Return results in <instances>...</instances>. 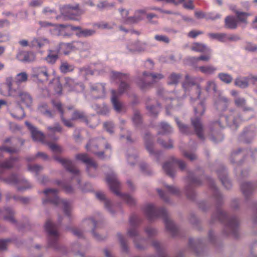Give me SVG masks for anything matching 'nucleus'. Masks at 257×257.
Masks as SVG:
<instances>
[{"mask_svg":"<svg viewBox=\"0 0 257 257\" xmlns=\"http://www.w3.org/2000/svg\"><path fill=\"white\" fill-rule=\"evenodd\" d=\"M194 86H195L197 93V99H195V101L197 105L194 107L195 116L191 118V124L197 137L200 139H203V125L201 121L200 116L204 114L205 110V106L204 102L199 100L201 89L199 85L195 83L194 79L190 77L189 75H186L185 80L182 83V87L184 90L185 91H189Z\"/></svg>","mask_w":257,"mask_h":257,"instance_id":"nucleus-1","label":"nucleus"},{"mask_svg":"<svg viewBox=\"0 0 257 257\" xmlns=\"http://www.w3.org/2000/svg\"><path fill=\"white\" fill-rule=\"evenodd\" d=\"M53 106L56 107L61 114V118L64 125L67 127H71L73 126L71 120L81 119L84 121L89 127L93 128L98 124V118L96 116H93L89 119L87 118L85 114L82 111L75 110L73 112L71 119H66L65 118V112L62 108V104L59 102L52 101Z\"/></svg>","mask_w":257,"mask_h":257,"instance_id":"nucleus-2","label":"nucleus"},{"mask_svg":"<svg viewBox=\"0 0 257 257\" xmlns=\"http://www.w3.org/2000/svg\"><path fill=\"white\" fill-rule=\"evenodd\" d=\"M144 211L150 220L160 217H162L164 219L166 229L174 235L176 233L177 228L174 223L168 218L167 212L164 208L157 209L154 205L149 204L145 206Z\"/></svg>","mask_w":257,"mask_h":257,"instance_id":"nucleus-3","label":"nucleus"},{"mask_svg":"<svg viewBox=\"0 0 257 257\" xmlns=\"http://www.w3.org/2000/svg\"><path fill=\"white\" fill-rule=\"evenodd\" d=\"M58 191L55 189H46L44 193L47 197V199L43 201L44 203L49 202L56 206L62 205L66 215L70 216L71 211V204L65 200L59 199L57 196Z\"/></svg>","mask_w":257,"mask_h":257,"instance_id":"nucleus-4","label":"nucleus"},{"mask_svg":"<svg viewBox=\"0 0 257 257\" xmlns=\"http://www.w3.org/2000/svg\"><path fill=\"white\" fill-rule=\"evenodd\" d=\"M106 181L112 192L116 195L120 196L128 205H133L135 204L136 201L131 196L128 194H121L120 193V183L118 181L117 177L114 173H111L108 174L106 178Z\"/></svg>","mask_w":257,"mask_h":257,"instance_id":"nucleus-5","label":"nucleus"},{"mask_svg":"<svg viewBox=\"0 0 257 257\" xmlns=\"http://www.w3.org/2000/svg\"><path fill=\"white\" fill-rule=\"evenodd\" d=\"M217 216L218 220L224 223L226 229L229 230V233L234 237H237L239 221L235 216L229 217L227 213L221 210H218Z\"/></svg>","mask_w":257,"mask_h":257,"instance_id":"nucleus-6","label":"nucleus"},{"mask_svg":"<svg viewBox=\"0 0 257 257\" xmlns=\"http://www.w3.org/2000/svg\"><path fill=\"white\" fill-rule=\"evenodd\" d=\"M164 78L161 73H149L144 72L142 78L137 81L138 86L141 90L146 91L152 87V85Z\"/></svg>","mask_w":257,"mask_h":257,"instance_id":"nucleus-7","label":"nucleus"},{"mask_svg":"<svg viewBox=\"0 0 257 257\" xmlns=\"http://www.w3.org/2000/svg\"><path fill=\"white\" fill-rule=\"evenodd\" d=\"M6 85L8 87L9 96H18L22 103L28 106L31 105L32 99L30 94L26 91H20L18 89L15 88L13 85L12 77H9L7 79Z\"/></svg>","mask_w":257,"mask_h":257,"instance_id":"nucleus-8","label":"nucleus"},{"mask_svg":"<svg viewBox=\"0 0 257 257\" xmlns=\"http://www.w3.org/2000/svg\"><path fill=\"white\" fill-rule=\"evenodd\" d=\"M33 140H36L39 142L42 143L43 144H47L49 148L54 153H61L62 152L63 150L62 148L54 143H51L48 142L46 141L47 139H52L53 140H57V138L52 136V135L49 134L47 137H46L41 132L38 131L37 128L33 126Z\"/></svg>","mask_w":257,"mask_h":257,"instance_id":"nucleus-9","label":"nucleus"},{"mask_svg":"<svg viewBox=\"0 0 257 257\" xmlns=\"http://www.w3.org/2000/svg\"><path fill=\"white\" fill-rule=\"evenodd\" d=\"M110 80L112 81L120 82L118 92H117L119 95L125 93L130 89V85L128 83L129 76L126 73L111 71L110 73Z\"/></svg>","mask_w":257,"mask_h":257,"instance_id":"nucleus-10","label":"nucleus"},{"mask_svg":"<svg viewBox=\"0 0 257 257\" xmlns=\"http://www.w3.org/2000/svg\"><path fill=\"white\" fill-rule=\"evenodd\" d=\"M46 231L49 234V245L56 249H58V239L59 234L58 232V226L48 220L45 224Z\"/></svg>","mask_w":257,"mask_h":257,"instance_id":"nucleus-11","label":"nucleus"},{"mask_svg":"<svg viewBox=\"0 0 257 257\" xmlns=\"http://www.w3.org/2000/svg\"><path fill=\"white\" fill-rule=\"evenodd\" d=\"M57 48L60 50V52L64 55H68L76 50H86L87 49V45L81 41H73L71 43H61Z\"/></svg>","mask_w":257,"mask_h":257,"instance_id":"nucleus-12","label":"nucleus"},{"mask_svg":"<svg viewBox=\"0 0 257 257\" xmlns=\"http://www.w3.org/2000/svg\"><path fill=\"white\" fill-rule=\"evenodd\" d=\"M61 12L65 17L74 20H78L77 17L83 13L82 10L79 9V4H77L73 6L71 5L64 6L61 8Z\"/></svg>","mask_w":257,"mask_h":257,"instance_id":"nucleus-13","label":"nucleus"},{"mask_svg":"<svg viewBox=\"0 0 257 257\" xmlns=\"http://www.w3.org/2000/svg\"><path fill=\"white\" fill-rule=\"evenodd\" d=\"M105 145L106 149L110 148L109 144L106 143L105 139H96L90 140L88 144L86 146V148L88 151H91L92 153L96 155L99 158H102L103 156V152H97L98 146Z\"/></svg>","mask_w":257,"mask_h":257,"instance_id":"nucleus-14","label":"nucleus"},{"mask_svg":"<svg viewBox=\"0 0 257 257\" xmlns=\"http://www.w3.org/2000/svg\"><path fill=\"white\" fill-rule=\"evenodd\" d=\"M175 165H178L182 170L184 169L186 167V164L183 161L176 159H173L171 162L165 163L163 166V169L166 173L172 178L174 177L175 175Z\"/></svg>","mask_w":257,"mask_h":257,"instance_id":"nucleus-15","label":"nucleus"},{"mask_svg":"<svg viewBox=\"0 0 257 257\" xmlns=\"http://www.w3.org/2000/svg\"><path fill=\"white\" fill-rule=\"evenodd\" d=\"M55 159L61 163L62 166L69 172L75 175L77 177L78 184H80L79 171L75 167L73 162L69 159L55 157Z\"/></svg>","mask_w":257,"mask_h":257,"instance_id":"nucleus-16","label":"nucleus"},{"mask_svg":"<svg viewBox=\"0 0 257 257\" xmlns=\"http://www.w3.org/2000/svg\"><path fill=\"white\" fill-rule=\"evenodd\" d=\"M50 76L49 70L46 66L36 67L33 70V80L45 82L49 80Z\"/></svg>","mask_w":257,"mask_h":257,"instance_id":"nucleus-17","label":"nucleus"},{"mask_svg":"<svg viewBox=\"0 0 257 257\" xmlns=\"http://www.w3.org/2000/svg\"><path fill=\"white\" fill-rule=\"evenodd\" d=\"M90 92L92 97L94 98H104L106 95L105 84L97 83L91 84Z\"/></svg>","mask_w":257,"mask_h":257,"instance_id":"nucleus-18","label":"nucleus"},{"mask_svg":"<svg viewBox=\"0 0 257 257\" xmlns=\"http://www.w3.org/2000/svg\"><path fill=\"white\" fill-rule=\"evenodd\" d=\"M75 158L80 160L86 165L87 171L90 175L91 170L95 171L97 168V165L95 161L89 157L87 154H78L76 155Z\"/></svg>","mask_w":257,"mask_h":257,"instance_id":"nucleus-19","label":"nucleus"},{"mask_svg":"<svg viewBox=\"0 0 257 257\" xmlns=\"http://www.w3.org/2000/svg\"><path fill=\"white\" fill-rule=\"evenodd\" d=\"M7 182L9 183L16 184L17 189L20 191H23L30 187L27 180L20 179L16 175L12 176L7 180Z\"/></svg>","mask_w":257,"mask_h":257,"instance_id":"nucleus-20","label":"nucleus"},{"mask_svg":"<svg viewBox=\"0 0 257 257\" xmlns=\"http://www.w3.org/2000/svg\"><path fill=\"white\" fill-rule=\"evenodd\" d=\"M60 26L62 28L69 27L72 31H78L76 33V36L78 37H87L91 36L95 34V31L91 29H82L80 27L74 26L72 25L65 26L64 25H60Z\"/></svg>","mask_w":257,"mask_h":257,"instance_id":"nucleus-21","label":"nucleus"},{"mask_svg":"<svg viewBox=\"0 0 257 257\" xmlns=\"http://www.w3.org/2000/svg\"><path fill=\"white\" fill-rule=\"evenodd\" d=\"M140 220L137 215L133 214L130 218V224L131 228L128 230V234L130 237H137L138 232L136 229V226L139 224Z\"/></svg>","mask_w":257,"mask_h":257,"instance_id":"nucleus-22","label":"nucleus"},{"mask_svg":"<svg viewBox=\"0 0 257 257\" xmlns=\"http://www.w3.org/2000/svg\"><path fill=\"white\" fill-rule=\"evenodd\" d=\"M111 102L113 107L117 112H120L123 110L124 106L123 103L118 99L120 95H118L115 90H111Z\"/></svg>","mask_w":257,"mask_h":257,"instance_id":"nucleus-23","label":"nucleus"},{"mask_svg":"<svg viewBox=\"0 0 257 257\" xmlns=\"http://www.w3.org/2000/svg\"><path fill=\"white\" fill-rule=\"evenodd\" d=\"M238 27V21L233 16H228L224 19V27L226 29L234 30Z\"/></svg>","mask_w":257,"mask_h":257,"instance_id":"nucleus-24","label":"nucleus"},{"mask_svg":"<svg viewBox=\"0 0 257 257\" xmlns=\"http://www.w3.org/2000/svg\"><path fill=\"white\" fill-rule=\"evenodd\" d=\"M49 44L48 39L44 38H38L33 40V50L42 52L41 49Z\"/></svg>","mask_w":257,"mask_h":257,"instance_id":"nucleus-25","label":"nucleus"},{"mask_svg":"<svg viewBox=\"0 0 257 257\" xmlns=\"http://www.w3.org/2000/svg\"><path fill=\"white\" fill-rule=\"evenodd\" d=\"M60 50L56 48L55 50H49L48 54L45 58V60L49 64L55 63L59 58Z\"/></svg>","mask_w":257,"mask_h":257,"instance_id":"nucleus-26","label":"nucleus"},{"mask_svg":"<svg viewBox=\"0 0 257 257\" xmlns=\"http://www.w3.org/2000/svg\"><path fill=\"white\" fill-rule=\"evenodd\" d=\"M228 99L223 96H219L215 102L216 109L220 111H224L227 107Z\"/></svg>","mask_w":257,"mask_h":257,"instance_id":"nucleus-27","label":"nucleus"},{"mask_svg":"<svg viewBox=\"0 0 257 257\" xmlns=\"http://www.w3.org/2000/svg\"><path fill=\"white\" fill-rule=\"evenodd\" d=\"M199 70L205 75H213L217 70V68L212 65L201 66L198 67Z\"/></svg>","mask_w":257,"mask_h":257,"instance_id":"nucleus-28","label":"nucleus"},{"mask_svg":"<svg viewBox=\"0 0 257 257\" xmlns=\"http://www.w3.org/2000/svg\"><path fill=\"white\" fill-rule=\"evenodd\" d=\"M28 79V75L26 72H22L17 74L14 80H13V85L14 83L19 86L21 84L27 82Z\"/></svg>","mask_w":257,"mask_h":257,"instance_id":"nucleus-29","label":"nucleus"},{"mask_svg":"<svg viewBox=\"0 0 257 257\" xmlns=\"http://www.w3.org/2000/svg\"><path fill=\"white\" fill-rule=\"evenodd\" d=\"M234 13L236 15V18L238 21V23L240 22L245 24H247V18L251 15L250 14L237 10L234 11Z\"/></svg>","mask_w":257,"mask_h":257,"instance_id":"nucleus-30","label":"nucleus"},{"mask_svg":"<svg viewBox=\"0 0 257 257\" xmlns=\"http://www.w3.org/2000/svg\"><path fill=\"white\" fill-rule=\"evenodd\" d=\"M207 35L210 39L217 40L221 42H225L227 41V35L225 33H208Z\"/></svg>","mask_w":257,"mask_h":257,"instance_id":"nucleus-31","label":"nucleus"},{"mask_svg":"<svg viewBox=\"0 0 257 257\" xmlns=\"http://www.w3.org/2000/svg\"><path fill=\"white\" fill-rule=\"evenodd\" d=\"M249 77H237L234 81V84L241 88H244L248 86Z\"/></svg>","mask_w":257,"mask_h":257,"instance_id":"nucleus-32","label":"nucleus"},{"mask_svg":"<svg viewBox=\"0 0 257 257\" xmlns=\"http://www.w3.org/2000/svg\"><path fill=\"white\" fill-rule=\"evenodd\" d=\"M234 103L236 106L242 108L244 111L252 110V108L245 106L246 100L244 98L237 97L235 98Z\"/></svg>","mask_w":257,"mask_h":257,"instance_id":"nucleus-33","label":"nucleus"},{"mask_svg":"<svg viewBox=\"0 0 257 257\" xmlns=\"http://www.w3.org/2000/svg\"><path fill=\"white\" fill-rule=\"evenodd\" d=\"M254 189V185L249 182H245L242 184L241 189L244 196H247L250 194Z\"/></svg>","mask_w":257,"mask_h":257,"instance_id":"nucleus-34","label":"nucleus"},{"mask_svg":"<svg viewBox=\"0 0 257 257\" xmlns=\"http://www.w3.org/2000/svg\"><path fill=\"white\" fill-rule=\"evenodd\" d=\"M31 53L27 51H19L16 58L20 61L24 63L30 62Z\"/></svg>","mask_w":257,"mask_h":257,"instance_id":"nucleus-35","label":"nucleus"},{"mask_svg":"<svg viewBox=\"0 0 257 257\" xmlns=\"http://www.w3.org/2000/svg\"><path fill=\"white\" fill-rule=\"evenodd\" d=\"M74 65L69 64L67 62H63L61 64L60 70L62 73L66 74L72 72L74 70Z\"/></svg>","mask_w":257,"mask_h":257,"instance_id":"nucleus-36","label":"nucleus"},{"mask_svg":"<svg viewBox=\"0 0 257 257\" xmlns=\"http://www.w3.org/2000/svg\"><path fill=\"white\" fill-rule=\"evenodd\" d=\"M191 49L192 51L198 52H204L207 50H210L205 45L199 43H193Z\"/></svg>","mask_w":257,"mask_h":257,"instance_id":"nucleus-37","label":"nucleus"},{"mask_svg":"<svg viewBox=\"0 0 257 257\" xmlns=\"http://www.w3.org/2000/svg\"><path fill=\"white\" fill-rule=\"evenodd\" d=\"M2 213L3 214L5 219L12 223H14L15 222V220L13 217L14 212L11 208H6L4 211H3Z\"/></svg>","mask_w":257,"mask_h":257,"instance_id":"nucleus-38","label":"nucleus"},{"mask_svg":"<svg viewBox=\"0 0 257 257\" xmlns=\"http://www.w3.org/2000/svg\"><path fill=\"white\" fill-rule=\"evenodd\" d=\"M181 75L175 73H171L168 77V84H177L181 78Z\"/></svg>","mask_w":257,"mask_h":257,"instance_id":"nucleus-39","label":"nucleus"},{"mask_svg":"<svg viewBox=\"0 0 257 257\" xmlns=\"http://www.w3.org/2000/svg\"><path fill=\"white\" fill-rule=\"evenodd\" d=\"M15 160L11 159L7 160L0 165V175L3 173L4 169L12 168L15 165Z\"/></svg>","mask_w":257,"mask_h":257,"instance_id":"nucleus-40","label":"nucleus"},{"mask_svg":"<svg viewBox=\"0 0 257 257\" xmlns=\"http://www.w3.org/2000/svg\"><path fill=\"white\" fill-rule=\"evenodd\" d=\"M218 177L221 180L222 185L227 189H229L231 187V183L228 180L227 178V177L226 176V174L225 173V171L223 170L222 171V174L223 176H221V173L219 172H217Z\"/></svg>","mask_w":257,"mask_h":257,"instance_id":"nucleus-41","label":"nucleus"},{"mask_svg":"<svg viewBox=\"0 0 257 257\" xmlns=\"http://www.w3.org/2000/svg\"><path fill=\"white\" fill-rule=\"evenodd\" d=\"M87 223L88 224L91 225V226L93 227V229L92 231V233L94 236V237L97 240H101L103 239L102 238L99 237L97 234L95 233L94 229H96L98 227V223L96 222L95 220H94L92 218L89 219L87 221Z\"/></svg>","mask_w":257,"mask_h":257,"instance_id":"nucleus-42","label":"nucleus"},{"mask_svg":"<svg viewBox=\"0 0 257 257\" xmlns=\"http://www.w3.org/2000/svg\"><path fill=\"white\" fill-rule=\"evenodd\" d=\"M96 197L100 200L104 201L105 207L110 211L111 212L110 207L111 202L109 200L105 199V194L102 192H97L96 193Z\"/></svg>","mask_w":257,"mask_h":257,"instance_id":"nucleus-43","label":"nucleus"},{"mask_svg":"<svg viewBox=\"0 0 257 257\" xmlns=\"http://www.w3.org/2000/svg\"><path fill=\"white\" fill-rule=\"evenodd\" d=\"M39 111L45 115L51 117L53 116L52 112L47 109V105L45 103L40 104L38 107Z\"/></svg>","mask_w":257,"mask_h":257,"instance_id":"nucleus-44","label":"nucleus"},{"mask_svg":"<svg viewBox=\"0 0 257 257\" xmlns=\"http://www.w3.org/2000/svg\"><path fill=\"white\" fill-rule=\"evenodd\" d=\"M176 122L179 127L180 131L184 134L189 135L190 134V128L186 125L182 123L179 121L178 119L176 118L175 119Z\"/></svg>","mask_w":257,"mask_h":257,"instance_id":"nucleus-45","label":"nucleus"},{"mask_svg":"<svg viewBox=\"0 0 257 257\" xmlns=\"http://www.w3.org/2000/svg\"><path fill=\"white\" fill-rule=\"evenodd\" d=\"M218 77L221 81L227 84L230 83L232 80L231 76L225 73H219L218 74Z\"/></svg>","mask_w":257,"mask_h":257,"instance_id":"nucleus-46","label":"nucleus"},{"mask_svg":"<svg viewBox=\"0 0 257 257\" xmlns=\"http://www.w3.org/2000/svg\"><path fill=\"white\" fill-rule=\"evenodd\" d=\"M160 128L161 129V132H159V134L161 133L162 134H167L170 133L172 132V128L171 126L168 124V123L162 122L160 124Z\"/></svg>","mask_w":257,"mask_h":257,"instance_id":"nucleus-47","label":"nucleus"},{"mask_svg":"<svg viewBox=\"0 0 257 257\" xmlns=\"http://www.w3.org/2000/svg\"><path fill=\"white\" fill-rule=\"evenodd\" d=\"M217 89L216 84L213 81H208L207 82L205 90L207 92H216Z\"/></svg>","mask_w":257,"mask_h":257,"instance_id":"nucleus-48","label":"nucleus"},{"mask_svg":"<svg viewBox=\"0 0 257 257\" xmlns=\"http://www.w3.org/2000/svg\"><path fill=\"white\" fill-rule=\"evenodd\" d=\"M146 108L147 110L149 111L151 115L156 116L159 112V109L160 108V106L159 104L155 106H149L148 105H147Z\"/></svg>","mask_w":257,"mask_h":257,"instance_id":"nucleus-49","label":"nucleus"},{"mask_svg":"<svg viewBox=\"0 0 257 257\" xmlns=\"http://www.w3.org/2000/svg\"><path fill=\"white\" fill-rule=\"evenodd\" d=\"M142 14H143L142 13L140 12H137L134 17L128 18L126 21L129 23H137L142 19Z\"/></svg>","mask_w":257,"mask_h":257,"instance_id":"nucleus-50","label":"nucleus"},{"mask_svg":"<svg viewBox=\"0 0 257 257\" xmlns=\"http://www.w3.org/2000/svg\"><path fill=\"white\" fill-rule=\"evenodd\" d=\"M211 58V56L209 55H201L197 57H192L191 61L194 62H197L199 61H203L205 62L208 61Z\"/></svg>","mask_w":257,"mask_h":257,"instance_id":"nucleus-51","label":"nucleus"},{"mask_svg":"<svg viewBox=\"0 0 257 257\" xmlns=\"http://www.w3.org/2000/svg\"><path fill=\"white\" fill-rule=\"evenodd\" d=\"M133 121L136 125H138L142 122V117L140 112L138 111L135 112L133 117Z\"/></svg>","mask_w":257,"mask_h":257,"instance_id":"nucleus-52","label":"nucleus"},{"mask_svg":"<svg viewBox=\"0 0 257 257\" xmlns=\"http://www.w3.org/2000/svg\"><path fill=\"white\" fill-rule=\"evenodd\" d=\"M117 236L119 240L122 249H123V250L124 251H127L128 247H127L126 242L123 236L120 233H118L117 234Z\"/></svg>","mask_w":257,"mask_h":257,"instance_id":"nucleus-53","label":"nucleus"},{"mask_svg":"<svg viewBox=\"0 0 257 257\" xmlns=\"http://www.w3.org/2000/svg\"><path fill=\"white\" fill-rule=\"evenodd\" d=\"M56 183L60 186L62 187L67 193H71L73 192V188L71 186L66 185L65 183L57 181Z\"/></svg>","mask_w":257,"mask_h":257,"instance_id":"nucleus-54","label":"nucleus"},{"mask_svg":"<svg viewBox=\"0 0 257 257\" xmlns=\"http://www.w3.org/2000/svg\"><path fill=\"white\" fill-rule=\"evenodd\" d=\"M80 75L86 76L88 75H93L94 72L88 68H81L79 69Z\"/></svg>","mask_w":257,"mask_h":257,"instance_id":"nucleus-55","label":"nucleus"},{"mask_svg":"<svg viewBox=\"0 0 257 257\" xmlns=\"http://www.w3.org/2000/svg\"><path fill=\"white\" fill-rule=\"evenodd\" d=\"M95 25L99 29H111L113 28L114 24H109L107 23L101 22L95 24Z\"/></svg>","mask_w":257,"mask_h":257,"instance_id":"nucleus-56","label":"nucleus"},{"mask_svg":"<svg viewBox=\"0 0 257 257\" xmlns=\"http://www.w3.org/2000/svg\"><path fill=\"white\" fill-rule=\"evenodd\" d=\"M158 143L164 148L166 149H170L173 147V142L171 140H169L168 142H165L164 140L158 139Z\"/></svg>","mask_w":257,"mask_h":257,"instance_id":"nucleus-57","label":"nucleus"},{"mask_svg":"<svg viewBox=\"0 0 257 257\" xmlns=\"http://www.w3.org/2000/svg\"><path fill=\"white\" fill-rule=\"evenodd\" d=\"M166 103L167 104L166 106V112L167 114H169V109L171 108L170 106V103H171L173 106H175V104L178 102V99H166L165 100Z\"/></svg>","mask_w":257,"mask_h":257,"instance_id":"nucleus-58","label":"nucleus"},{"mask_svg":"<svg viewBox=\"0 0 257 257\" xmlns=\"http://www.w3.org/2000/svg\"><path fill=\"white\" fill-rule=\"evenodd\" d=\"M154 38L157 41L163 42L166 44H168L170 42L169 38L166 36L156 35Z\"/></svg>","mask_w":257,"mask_h":257,"instance_id":"nucleus-59","label":"nucleus"},{"mask_svg":"<svg viewBox=\"0 0 257 257\" xmlns=\"http://www.w3.org/2000/svg\"><path fill=\"white\" fill-rule=\"evenodd\" d=\"M168 191L171 194L174 195H178L179 194V189L174 186H169V185H165Z\"/></svg>","mask_w":257,"mask_h":257,"instance_id":"nucleus-60","label":"nucleus"},{"mask_svg":"<svg viewBox=\"0 0 257 257\" xmlns=\"http://www.w3.org/2000/svg\"><path fill=\"white\" fill-rule=\"evenodd\" d=\"M48 130L50 133L53 134L55 132H61L62 128L59 124L56 123L54 127H49Z\"/></svg>","mask_w":257,"mask_h":257,"instance_id":"nucleus-61","label":"nucleus"},{"mask_svg":"<svg viewBox=\"0 0 257 257\" xmlns=\"http://www.w3.org/2000/svg\"><path fill=\"white\" fill-rule=\"evenodd\" d=\"M104 127L106 129V130L111 134L113 132V124L111 122H106L103 124Z\"/></svg>","mask_w":257,"mask_h":257,"instance_id":"nucleus-62","label":"nucleus"},{"mask_svg":"<svg viewBox=\"0 0 257 257\" xmlns=\"http://www.w3.org/2000/svg\"><path fill=\"white\" fill-rule=\"evenodd\" d=\"M188 179L191 185H198L201 184L200 181L198 180V179L192 177V175H189L188 176Z\"/></svg>","mask_w":257,"mask_h":257,"instance_id":"nucleus-63","label":"nucleus"},{"mask_svg":"<svg viewBox=\"0 0 257 257\" xmlns=\"http://www.w3.org/2000/svg\"><path fill=\"white\" fill-rule=\"evenodd\" d=\"M245 49L249 51H255L257 50V45H253L250 43H248L245 46Z\"/></svg>","mask_w":257,"mask_h":257,"instance_id":"nucleus-64","label":"nucleus"}]
</instances>
